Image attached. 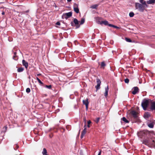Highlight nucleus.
<instances>
[{"label":"nucleus","instance_id":"obj_13","mask_svg":"<svg viewBox=\"0 0 155 155\" xmlns=\"http://www.w3.org/2000/svg\"><path fill=\"white\" fill-rule=\"evenodd\" d=\"M109 89V87H108V86L107 85V87H106L105 88V93H104V95L105 97H107V96L108 94V92Z\"/></svg>","mask_w":155,"mask_h":155},{"label":"nucleus","instance_id":"obj_2","mask_svg":"<svg viewBox=\"0 0 155 155\" xmlns=\"http://www.w3.org/2000/svg\"><path fill=\"white\" fill-rule=\"evenodd\" d=\"M153 132L149 131L147 130L140 131L138 132L137 134L138 136L140 138H150L151 137V134H153Z\"/></svg>","mask_w":155,"mask_h":155},{"label":"nucleus","instance_id":"obj_6","mask_svg":"<svg viewBox=\"0 0 155 155\" xmlns=\"http://www.w3.org/2000/svg\"><path fill=\"white\" fill-rule=\"evenodd\" d=\"M130 114L131 118L136 119L137 117L138 113L135 110L131 111L130 112Z\"/></svg>","mask_w":155,"mask_h":155},{"label":"nucleus","instance_id":"obj_1","mask_svg":"<svg viewBox=\"0 0 155 155\" xmlns=\"http://www.w3.org/2000/svg\"><path fill=\"white\" fill-rule=\"evenodd\" d=\"M152 136L150 138H146L143 140L142 143L149 147L155 148V141L152 138Z\"/></svg>","mask_w":155,"mask_h":155},{"label":"nucleus","instance_id":"obj_34","mask_svg":"<svg viewBox=\"0 0 155 155\" xmlns=\"http://www.w3.org/2000/svg\"><path fill=\"white\" fill-rule=\"evenodd\" d=\"M129 80L128 78H126L124 80V82L126 83H128L129 82Z\"/></svg>","mask_w":155,"mask_h":155},{"label":"nucleus","instance_id":"obj_5","mask_svg":"<svg viewBox=\"0 0 155 155\" xmlns=\"http://www.w3.org/2000/svg\"><path fill=\"white\" fill-rule=\"evenodd\" d=\"M72 15V12H71L64 14L62 16V18L63 19L65 18L67 19L69 18Z\"/></svg>","mask_w":155,"mask_h":155},{"label":"nucleus","instance_id":"obj_16","mask_svg":"<svg viewBox=\"0 0 155 155\" xmlns=\"http://www.w3.org/2000/svg\"><path fill=\"white\" fill-rule=\"evenodd\" d=\"M148 4H154L155 3V0H149L147 1Z\"/></svg>","mask_w":155,"mask_h":155},{"label":"nucleus","instance_id":"obj_8","mask_svg":"<svg viewBox=\"0 0 155 155\" xmlns=\"http://www.w3.org/2000/svg\"><path fill=\"white\" fill-rule=\"evenodd\" d=\"M83 103L85 105L86 108L87 110L88 108L89 104L88 99H87L86 100H83Z\"/></svg>","mask_w":155,"mask_h":155},{"label":"nucleus","instance_id":"obj_27","mask_svg":"<svg viewBox=\"0 0 155 155\" xmlns=\"http://www.w3.org/2000/svg\"><path fill=\"white\" fill-rule=\"evenodd\" d=\"M134 13L133 12H130L129 13V15L130 17H133L134 15Z\"/></svg>","mask_w":155,"mask_h":155},{"label":"nucleus","instance_id":"obj_10","mask_svg":"<svg viewBox=\"0 0 155 155\" xmlns=\"http://www.w3.org/2000/svg\"><path fill=\"white\" fill-rule=\"evenodd\" d=\"M139 88L137 87H134V90L132 92V93L133 94H135L137 93L138 92Z\"/></svg>","mask_w":155,"mask_h":155},{"label":"nucleus","instance_id":"obj_38","mask_svg":"<svg viewBox=\"0 0 155 155\" xmlns=\"http://www.w3.org/2000/svg\"><path fill=\"white\" fill-rule=\"evenodd\" d=\"M56 24L57 25H61V24L58 21L56 22Z\"/></svg>","mask_w":155,"mask_h":155},{"label":"nucleus","instance_id":"obj_24","mask_svg":"<svg viewBox=\"0 0 155 155\" xmlns=\"http://www.w3.org/2000/svg\"><path fill=\"white\" fill-rule=\"evenodd\" d=\"M36 79L38 81V82L41 84L42 85H43L44 84L40 80V79L38 77H36Z\"/></svg>","mask_w":155,"mask_h":155},{"label":"nucleus","instance_id":"obj_14","mask_svg":"<svg viewBox=\"0 0 155 155\" xmlns=\"http://www.w3.org/2000/svg\"><path fill=\"white\" fill-rule=\"evenodd\" d=\"M73 21L75 25H76L77 28H79V25L78 21V20L76 18H75L74 19Z\"/></svg>","mask_w":155,"mask_h":155},{"label":"nucleus","instance_id":"obj_46","mask_svg":"<svg viewBox=\"0 0 155 155\" xmlns=\"http://www.w3.org/2000/svg\"><path fill=\"white\" fill-rule=\"evenodd\" d=\"M41 75V74H37V76H39L40 75Z\"/></svg>","mask_w":155,"mask_h":155},{"label":"nucleus","instance_id":"obj_35","mask_svg":"<svg viewBox=\"0 0 155 155\" xmlns=\"http://www.w3.org/2000/svg\"><path fill=\"white\" fill-rule=\"evenodd\" d=\"M30 89L29 88H27L26 89V92L28 93L30 92Z\"/></svg>","mask_w":155,"mask_h":155},{"label":"nucleus","instance_id":"obj_11","mask_svg":"<svg viewBox=\"0 0 155 155\" xmlns=\"http://www.w3.org/2000/svg\"><path fill=\"white\" fill-rule=\"evenodd\" d=\"M86 131H87L86 128H84L83 130L81 132V138H82L85 135V134L86 133Z\"/></svg>","mask_w":155,"mask_h":155},{"label":"nucleus","instance_id":"obj_50","mask_svg":"<svg viewBox=\"0 0 155 155\" xmlns=\"http://www.w3.org/2000/svg\"><path fill=\"white\" fill-rule=\"evenodd\" d=\"M29 12V10H27V11H26V12Z\"/></svg>","mask_w":155,"mask_h":155},{"label":"nucleus","instance_id":"obj_31","mask_svg":"<svg viewBox=\"0 0 155 155\" xmlns=\"http://www.w3.org/2000/svg\"><path fill=\"white\" fill-rule=\"evenodd\" d=\"M100 119V118L99 117H97L96 118V120H95V122L97 123L99 122Z\"/></svg>","mask_w":155,"mask_h":155},{"label":"nucleus","instance_id":"obj_19","mask_svg":"<svg viewBox=\"0 0 155 155\" xmlns=\"http://www.w3.org/2000/svg\"><path fill=\"white\" fill-rule=\"evenodd\" d=\"M101 24H104L106 25H108V21H101Z\"/></svg>","mask_w":155,"mask_h":155},{"label":"nucleus","instance_id":"obj_40","mask_svg":"<svg viewBox=\"0 0 155 155\" xmlns=\"http://www.w3.org/2000/svg\"><path fill=\"white\" fill-rule=\"evenodd\" d=\"M113 28H119L118 27L114 25V26L113 27Z\"/></svg>","mask_w":155,"mask_h":155},{"label":"nucleus","instance_id":"obj_29","mask_svg":"<svg viewBox=\"0 0 155 155\" xmlns=\"http://www.w3.org/2000/svg\"><path fill=\"white\" fill-rule=\"evenodd\" d=\"M91 122L90 120H89L87 121V127L88 128H89L90 127V124L91 123Z\"/></svg>","mask_w":155,"mask_h":155},{"label":"nucleus","instance_id":"obj_51","mask_svg":"<svg viewBox=\"0 0 155 155\" xmlns=\"http://www.w3.org/2000/svg\"><path fill=\"white\" fill-rule=\"evenodd\" d=\"M24 12H21V14H23V13H24Z\"/></svg>","mask_w":155,"mask_h":155},{"label":"nucleus","instance_id":"obj_33","mask_svg":"<svg viewBox=\"0 0 155 155\" xmlns=\"http://www.w3.org/2000/svg\"><path fill=\"white\" fill-rule=\"evenodd\" d=\"M45 87L49 89H51V88L52 86H51V85H46L45 86Z\"/></svg>","mask_w":155,"mask_h":155},{"label":"nucleus","instance_id":"obj_28","mask_svg":"<svg viewBox=\"0 0 155 155\" xmlns=\"http://www.w3.org/2000/svg\"><path fill=\"white\" fill-rule=\"evenodd\" d=\"M98 5H94L91 6V8L93 9H96Z\"/></svg>","mask_w":155,"mask_h":155},{"label":"nucleus","instance_id":"obj_43","mask_svg":"<svg viewBox=\"0 0 155 155\" xmlns=\"http://www.w3.org/2000/svg\"><path fill=\"white\" fill-rule=\"evenodd\" d=\"M71 25L72 26H74V23L72 22H71Z\"/></svg>","mask_w":155,"mask_h":155},{"label":"nucleus","instance_id":"obj_22","mask_svg":"<svg viewBox=\"0 0 155 155\" xmlns=\"http://www.w3.org/2000/svg\"><path fill=\"white\" fill-rule=\"evenodd\" d=\"M122 120L123 121H124L125 123H128L129 122V121L128 120H127L126 119V118L124 117H123L122 118Z\"/></svg>","mask_w":155,"mask_h":155},{"label":"nucleus","instance_id":"obj_48","mask_svg":"<svg viewBox=\"0 0 155 155\" xmlns=\"http://www.w3.org/2000/svg\"><path fill=\"white\" fill-rule=\"evenodd\" d=\"M84 128H86V124H85L84 126Z\"/></svg>","mask_w":155,"mask_h":155},{"label":"nucleus","instance_id":"obj_3","mask_svg":"<svg viewBox=\"0 0 155 155\" xmlns=\"http://www.w3.org/2000/svg\"><path fill=\"white\" fill-rule=\"evenodd\" d=\"M151 100L150 99H144L141 103V106L144 110H147V108L151 103Z\"/></svg>","mask_w":155,"mask_h":155},{"label":"nucleus","instance_id":"obj_12","mask_svg":"<svg viewBox=\"0 0 155 155\" xmlns=\"http://www.w3.org/2000/svg\"><path fill=\"white\" fill-rule=\"evenodd\" d=\"M109 89V87H108V86L107 85V87H106L105 88V93H104V95L105 97H107V96L108 94V92Z\"/></svg>","mask_w":155,"mask_h":155},{"label":"nucleus","instance_id":"obj_4","mask_svg":"<svg viewBox=\"0 0 155 155\" xmlns=\"http://www.w3.org/2000/svg\"><path fill=\"white\" fill-rule=\"evenodd\" d=\"M135 7L136 9H137L138 11L142 12H143L145 9V6L143 5L138 2L135 3Z\"/></svg>","mask_w":155,"mask_h":155},{"label":"nucleus","instance_id":"obj_41","mask_svg":"<svg viewBox=\"0 0 155 155\" xmlns=\"http://www.w3.org/2000/svg\"><path fill=\"white\" fill-rule=\"evenodd\" d=\"M5 12L3 11V12H2V15H5Z\"/></svg>","mask_w":155,"mask_h":155},{"label":"nucleus","instance_id":"obj_42","mask_svg":"<svg viewBox=\"0 0 155 155\" xmlns=\"http://www.w3.org/2000/svg\"><path fill=\"white\" fill-rule=\"evenodd\" d=\"M101 150L99 152V153L98 155H101Z\"/></svg>","mask_w":155,"mask_h":155},{"label":"nucleus","instance_id":"obj_45","mask_svg":"<svg viewBox=\"0 0 155 155\" xmlns=\"http://www.w3.org/2000/svg\"><path fill=\"white\" fill-rule=\"evenodd\" d=\"M14 55H16L17 52H14Z\"/></svg>","mask_w":155,"mask_h":155},{"label":"nucleus","instance_id":"obj_20","mask_svg":"<svg viewBox=\"0 0 155 155\" xmlns=\"http://www.w3.org/2000/svg\"><path fill=\"white\" fill-rule=\"evenodd\" d=\"M47 151L45 148H44L42 152V153L43 155H48L47 154Z\"/></svg>","mask_w":155,"mask_h":155},{"label":"nucleus","instance_id":"obj_7","mask_svg":"<svg viewBox=\"0 0 155 155\" xmlns=\"http://www.w3.org/2000/svg\"><path fill=\"white\" fill-rule=\"evenodd\" d=\"M73 8L74 11L77 13L79 12V10L78 8V4L74 3L73 5Z\"/></svg>","mask_w":155,"mask_h":155},{"label":"nucleus","instance_id":"obj_30","mask_svg":"<svg viewBox=\"0 0 155 155\" xmlns=\"http://www.w3.org/2000/svg\"><path fill=\"white\" fill-rule=\"evenodd\" d=\"M100 84H97V85L95 86V88H96L97 90H98L100 89Z\"/></svg>","mask_w":155,"mask_h":155},{"label":"nucleus","instance_id":"obj_26","mask_svg":"<svg viewBox=\"0 0 155 155\" xmlns=\"http://www.w3.org/2000/svg\"><path fill=\"white\" fill-rule=\"evenodd\" d=\"M125 40L127 42H132V40L130 38H125Z\"/></svg>","mask_w":155,"mask_h":155},{"label":"nucleus","instance_id":"obj_32","mask_svg":"<svg viewBox=\"0 0 155 155\" xmlns=\"http://www.w3.org/2000/svg\"><path fill=\"white\" fill-rule=\"evenodd\" d=\"M14 59L16 60L18 59V57L17 55H14L13 57Z\"/></svg>","mask_w":155,"mask_h":155},{"label":"nucleus","instance_id":"obj_52","mask_svg":"<svg viewBox=\"0 0 155 155\" xmlns=\"http://www.w3.org/2000/svg\"><path fill=\"white\" fill-rule=\"evenodd\" d=\"M81 155H83L81 154Z\"/></svg>","mask_w":155,"mask_h":155},{"label":"nucleus","instance_id":"obj_44","mask_svg":"<svg viewBox=\"0 0 155 155\" xmlns=\"http://www.w3.org/2000/svg\"><path fill=\"white\" fill-rule=\"evenodd\" d=\"M18 146L17 145H16V149H17L18 148Z\"/></svg>","mask_w":155,"mask_h":155},{"label":"nucleus","instance_id":"obj_17","mask_svg":"<svg viewBox=\"0 0 155 155\" xmlns=\"http://www.w3.org/2000/svg\"><path fill=\"white\" fill-rule=\"evenodd\" d=\"M106 66V64L104 61H102L101 62V68L102 69H104L105 67Z\"/></svg>","mask_w":155,"mask_h":155},{"label":"nucleus","instance_id":"obj_15","mask_svg":"<svg viewBox=\"0 0 155 155\" xmlns=\"http://www.w3.org/2000/svg\"><path fill=\"white\" fill-rule=\"evenodd\" d=\"M150 116V114L149 113L147 112L145 113L144 115V117L145 118H149Z\"/></svg>","mask_w":155,"mask_h":155},{"label":"nucleus","instance_id":"obj_23","mask_svg":"<svg viewBox=\"0 0 155 155\" xmlns=\"http://www.w3.org/2000/svg\"><path fill=\"white\" fill-rule=\"evenodd\" d=\"M84 21H85V18H82L81 19V20L80 21V25H82L84 23Z\"/></svg>","mask_w":155,"mask_h":155},{"label":"nucleus","instance_id":"obj_18","mask_svg":"<svg viewBox=\"0 0 155 155\" xmlns=\"http://www.w3.org/2000/svg\"><path fill=\"white\" fill-rule=\"evenodd\" d=\"M154 124V122H153L152 123L148 124V126L150 128H153V127Z\"/></svg>","mask_w":155,"mask_h":155},{"label":"nucleus","instance_id":"obj_37","mask_svg":"<svg viewBox=\"0 0 155 155\" xmlns=\"http://www.w3.org/2000/svg\"><path fill=\"white\" fill-rule=\"evenodd\" d=\"M144 0H139L140 2L143 5V3H144Z\"/></svg>","mask_w":155,"mask_h":155},{"label":"nucleus","instance_id":"obj_25","mask_svg":"<svg viewBox=\"0 0 155 155\" xmlns=\"http://www.w3.org/2000/svg\"><path fill=\"white\" fill-rule=\"evenodd\" d=\"M96 80H97L96 82L97 83V84L101 85V81L98 78H97Z\"/></svg>","mask_w":155,"mask_h":155},{"label":"nucleus","instance_id":"obj_36","mask_svg":"<svg viewBox=\"0 0 155 155\" xmlns=\"http://www.w3.org/2000/svg\"><path fill=\"white\" fill-rule=\"evenodd\" d=\"M143 5L145 6V8L148 7V5L146 4V3L145 1H144V3H143Z\"/></svg>","mask_w":155,"mask_h":155},{"label":"nucleus","instance_id":"obj_21","mask_svg":"<svg viewBox=\"0 0 155 155\" xmlns=\"http://www.w3.org/2000/svg\"><path fill=\"white\" fill-rule=\"evenodd\" d=\"M24 70V68L23 67H20L17 69V71L18 72H22Z\"/></svg>","mask_w":155,"mask_h":155},{"label":"nucleus","instance_id":"obj_49","mask_svg":"<svg viewBox=\"0 0 155 155\" xmlns=\"http://www.w3.org/2000/svg\"><path fill=\"white\" fill-rule=\"evenodd\" d=\"M68 2H70L72 0H67Z\"/></svg>","mask_w":155,"mask_h":155},{"label":"nucleus","instance_id":"obj_9","mask_svg":"<svg viewBox=\"0 0 155 155\" xmlns=\"http://www.w3.org/2000/svg\"><path fill=\"white\" fill-rule=\"evenodd\" d=\"M22 63L23 65L25 67L26 69H27L28 67V62L26 61L25 60H23L22 61Z\"/></svg>","mask_w":155,"mask_h":155},{"label":"nucleus","instance_id":"obj_47","mask_svg":"<svg viewBox=\"0 0 155 155\" xmlns=\"http://www.w3.org/2000/svg\"><path fill=\"white\" fill-rule=\"evenodd\" d=\"M84 119L85 121V123H86V119H85V118L84 117Z\"/></svg>","mask_w":155,"mask_h":155},{"label":"nucleus","instance_id":"obj_39","mask_svg":"<svg viewBox=\"0 0 155 155\" xmlns=\"http://www.w3.org/2000/svg\"><path fill=\"white\" fill-rule=\"evenodd\" d=\"M108 25L110 27H113L114 26V25H112V24H108Z\"/></svg>","mask_w":155,"mask_h":155}]
</instances>
